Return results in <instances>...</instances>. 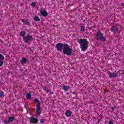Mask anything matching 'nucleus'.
I'll return each instance as SVG.
<instances>
[{
	"instance_id": "f257e3e1",
	"label": "nucleus",
	"mask_w": 124,
	"mask_h": 124,
	"mask_svg": "<svg viewBox=\"0 0 124 124\" xmlns=\"http://www.w3.org/2000/svg\"><path fill=\"white\" fill-rule=\"evenodd\" d=\"M78 42L80 44V47L82 51H86L89 47V41L86 39H78Z\"/></svg>"
},
{
	"instance_id": "f03ea898",
	"label": "nucleus",
	"mask_w": 124,
	"mask_h": 124,
	"mask_svg": "<svg viewBox=\"0 0 124 124\" xmlns=\"http://www.w3.org/2000/svg\"><path fill=\"white\" fill-rule=\"evenodd\" d=\"M63 53L64 55H67V56H72L73 49H72V48H70V46L67 44H64Z\"/></svg>"
},
{
	"instance_id": "7ed1b4c3",
	"label": "nucleus",
	"mask_w": 124,
	"mask_h": 124,
	"mask_svg": "<svg viewBox=\"0 0 124 124\" xmlns=\"http://www.w3.org/2000/svg\"><path fill=\"white\" fill-rule=\"evenodd\" d=\"M34 101L38 103L36 104L37 108L36 112L37 113V115L40 116V114H41V110H40V104H41V102H40L37 98H34Z\"/></svg>"
},
{
	"instance_id": "20e7f679",
	"label": "nucleus",
	"mask_w": 124,
	"mask_h": 124,
	"mask_svg": "<svg viewBox=\"0 0 124 124\" xmlns=\"http://www.w3.org/2000/svg\"><path fill=\"white\" fill-rule=\"evenodd\" d=\"M96 38L97 40H101V41H103V42L106 41V38L105 37H103V33L100 31L97 32Z\"/></svg>"
},
{
	"instance_id": "39448f33",
	"label": "nucleus",
	"mask_w": 124,
	"mask_h": 124,
	"mask_svg": "<svg viewBox=\"0 0 124 124\" xmlns=\"http://www.w3.org/2000/svg\"><path fill=\"white\" fill-rule=\"evenodd\" d=\"M23 39L25 43H30V42L33 40V38H32V36L30 35V34H28L26 37L23 38Z\"/></svg>"
},
{
	"instance_id": "423d86ee",
	"label": "nucleus",
	"mask_w": 124,
	"mask_h": 124,
	"mask_svg": "<svg viewBox=\"0 0 124 124\" xmlns=\"http://www.w3.org/2000/svg\"><path fill=\"white\" fill-rule=\"evenodd\" d=\"M63 45H64V44L59 43L56 45V48L57 50V51H59V52H62V50H63Z\"/></svg>"
},
{
	"instance_id": "0eeeda50",
	"label": "nucleus",
	"mask_w": 124,
	"mask_h": 124,
	"mask_svg": "<svg viewBox=\"0 0 124 124\" xmlns=\"http://www.w3.org/2000/svg\"><path fill=\"white\" fill-rule=\"evenodd\" d=\"M15 120V118L14 117H9V120L5 119L4 122L3 124H8L9 123H13V121Z\"/></svg>"
},
{
	"instance_id": "6e6552de",
	"label": "nucleus",
	"mask_w": 124,
	"mask_h": 124,
	"mask_svg": "<svg viewBox=\"0 0 124 124\" xmlns=\"http://www.w3.org/2000/svg\"><path fill=\"white\" fill-rule=\"evenodd\" d=\"M28 119L30 120V122L31 124H37V123H38L37 117L34 118V117H31L30 118H28Z\"/></svg>"
},
{
	"instance_id": "1a4fd4ad",
	"label": "nucleus",
	"mask_w": 124,
	"mask_h": 124,
	"mask_svg": "<svg viewBox=\"0 0 124 124\" xmlns=\"http://www.w3.org/2000/svg\"><path fill=\"white\" fill-rule=\"evenodd\" d=\"M108 73L110 78H115L116 77H118V74L116 73H111L110 71H108Z\"/></svg>"
},
{
	"instance_id": "9d476101",
	"label": "nucleus",
	"mask_w": 124,
	"mask_h": 124,
	"mask_svg": "<svg viewBox=\"0 0 124 124\" xmlns=\"http://www.w3.org/2000/svg\"><path fill=\"white\" fill-rule=\"evenodd\" d=\"M110 31L114 33H117V32H118V31H119V28L117 26H112Z\"/></svg>"
},
{
	"instance_id": "9b49d317",
	"label": "nucleus",
	"mask_w": 124,
	"mask_h": 124,
	"mask_svg": "<svg viewBox=\"0 0 124 124\" xmlns=\"http://www.w3.org/2000/svg\"><path fill=\"white\" fill-rule=\"evenodd\" d=\"M40 13L41 15H42L44 17H47L48 16V13L46 12V10L43 11L42 9H41Z\"/></svg>"
},
{
	"instance_id": "f8f14e48",
	"label": "nucleus",
	"mask_w": 124,
	"mask_h": 124,
	"mask_svg": "<svg viewBox=\"0 0 124 124\" xmlns=\"http://www.w3.org/2000/svg\"><path fill=\"white\" fill-rule=\"evenodd\" d=\"M21 21L23 23L24 25H27V26L31 25V23L29 19H21Z\"/></svg>"
},
{
	"instance_id": "ddd939ff",
	"label": "nucleus",
	"mask_w": 124,
	"mask_h": 124,
	"mask_svg": "<svg viewBox=\"0 0 124 124\" xmlns=\"http://www.w3.org/2000/svg\"><path fill=\"white\" fill-rule=\"evenodd\" d=\"M65 115L66 117H70V116L72 115V112H71V111L69 110H66L65 112Z\"/></svg>"
},
{
	"instance_id": "4468645a",
	"label": "nucleus",
	"mask_w": 124,
	"mask_h": 124,
	"mask_svg": "<svg viewBox=\"0 0 124 124\" xmlns=\"http://www.w3.org/2000/svg\"><path fill=\"white\" fill-rule=\"evenodd\" d=\"M62 90L65 91V92H66L67 90H69L70 89V87L69 86H67L66 85H63L62 87Z\"/></svg>"
},
{
	"instance_id": "2eb2a0df",
	"label": "nucleus",
	"mask_w": 124,
	"mask_h": 124,
	"mask_svg": "<svg viewBox=\"0 0 124 124\" xmlns=\"http://www.w3.org/2000/svg\"><path fill=\"white\" fill-rule=\"evenodd\" d=\"M20 62L21 63H22V64L27 63V59H26L25 58H22V60H21Z\"/></svg>"
},
{
	"instance_id": "dca6fc26",
	"label": "nucleus",
	"mask_w": 124,
	"mask_h": 124,
	"mask_svg": "<svg viewBox=\"0 0 124 124\" xmlns=\"http://www.w3.org/2000/svg\"><path fill=\"white\" fill-rule=\"evenodd\" d=\"M27 99H31V94L30 93H28L26 95Z\"/></svg>"
},
{
	"instance_id": "f3484780",
	"label": "nucleus",
	"mask_w": 124,
	"mask_h": 124,
	"mask_svg": "<svg viewBox=\"0 0 124 124\" xmlns=\"http://www.w3.org/2000/svg\"><path fill=\"white\" fill-rule=\"evenodd\" d=\"M20 35H21V36H22L23 37H25V35H26V31H22L20 32Z\"/></svg>"
},
{
	"instance_id": "a211bd4d",
	"label": "nucleus",
	"mask_w": 124,
	"mask_h": 124,
	"mask_svg": "<svg viewBox=\"0 0 124 124\" xmlns=\"http://www.w3.org/2000/svg\"><path fill=\"white\" fill-rule=\"evenodd\" d=\"M34 19L35 21H36V22H39L40 21V18L37 16H35Z\"/></svg>"
},
{
	"instance_id": "6ab92c4d",
	"label": "nucleus",
	"mask_w": 124,
	"mask_h": 124,
	"mask_svg": "<svg viewBox=\"0 0 124 124\" xmlns=\"http://www.w3.org/2000/svg\"><path fill=\"white\" fill-rule=\"evenodd\" d=\"M0 60H1L2 61L4 60V56L2 54H0Z\"/></svg>"
},
{
	"instance_id": "aec40b11",
	"label": "nucleus",
	"mask_w": 124,
	"mask_h": 124,
	"mask_svg": "<svg viewBox=\"0 0 124 124\" xmlns=\"http://www.w3.org/2000/svg\"><path fill=\"white\" fill-rule=\"evenodd\" d=\"M4 96V93L3 92H0V97H3Z\"/></svg>"
},
{
	"instance_id": "412c9836",
	"label": "nucleus",
	"mask_w": 124,
	"mask_h": 124,
	"mask_svg": "<svg viewBox=\"0 0 124 124\" xmlns=\"http://www.w3.org/2000/svg\"><path fill=\"white\" fill-rule=\"evenodd\" d=\"M80 28H81V29H80L81 31H85V27L83 26H81Z\"/></svg>"
},
{
	"instance_id": "4be33fe9",
	"label": "nucleus",
	"mask_w": 124,
	"mask_h": 124,
	"mask_svg": "<svg viewBox=\"0 0 124 124\" xmlns=\"http://www.w3.org/2000/svg\"><path fill=\"white\" fill-rule=\"evenodd\" d=\"M31 5L33 6V7H35V6H36V3L35 2H33L31 4Z\"/></svg>"
},
{
	"instance_id": "5701e85b",
	"label": "nucleus",
	"mask_w": 124,
	"mask_h": 124,
	"mask_svg": "<svg viewBox=\"0 0 124 124\" xmlns=\"http://www.w3.org/2000/svg\"><path fill=\"white\" fill-rule=\"evenodd\" d=\"M40 123H41V124H44V119H40Z\"/></svg>"
},
{
	"instance_id": "b1692460",
	"label": "nucleus",
	"mask_w": 124,
	"mask_h": 124,
	"mask_svg": "<svg viewBox=\"0 0 124 124\" xmlns=\"http://www.w3.org/2000/svg\"><path fill=\"white\" fill-rule=\"evenodd\" d=\"M3 65V61H0V66H2Z\"/></svg>"
},
{
	"instance_id": "393cba45",
	"label": "nucleus",
	"mask_w": 124,
	"mask_h": 124,
	"mask_svg": "<svg viewBox=\"0 0 124 124\" xmlns=\"http://www.w3.org/2000/svg\"><path fill=\"white\" fill-rule=\"evenodd\" d=\"M43 90L46 91V93H48V90H47V88L46 87H44L43 88Z\"/></svg>"
},
{
	"instance_id": "a878e982",
	"label": "nucleus",
	"mask_w": 124,
	"mask_h": 124,
	"mask_svg": "<svg viewBox=\"0 0 124 124\" xmlns=\"http://www.w3.org/2000/svg\"><path fill=\"white\" fill-rule=\"evenodd\" d=\"M108 124H113V121H110L108 122Z\"/></svg>"
},
{
	"instance_id": "bb28decb",
	"label": "nucleus",
	"mask_w": 124,
	"mask_h": 124,
	"mask_svg": "<svg viewBox=\"0 0 124 124\" xmlns=\"http://www.w3.org/2000/svg\"><path fill=\"white\" fill-rule=\"evenodd\" d=\"M111 109H112V112H114V107H111Z\"/></svg>"
},
{
	"instance_id": "cd10ccee",
	"label": "nucleus",
	"mask_w": 124,
	"mask_h": 124,
	"mask_svg": "<svg viewBox=\"0 0 124 124\" xmlns=\"http://www.w3.org/2000/svg\"><path fill=\"white\" fill-rule=\"evenodd\" d=\"M72 93H74V94L77 95V93H75V92H73Z\"/></svg>"
},
{
	"instance_id": "c85d7f7f",
	"label": "nucleus",
	"mask_w": 124,
	"mask_h": 124,
	"mask_svg": "<svg viewBox=\"0 0 124 124\" xmlns=\"http://www.w3.org/2000/svg\"><path fill=\"white\" fill-rule=\"evenodd\" d=\"M124 6V2H122V6Z\"/></svg>"
},
{
	"instance_id": "c756f323",
	"label": "nucleus",
	"mask_w": 124,
	"mask_h": 124,
	"mask_svg": "<svg viewBox=\"0 0 124 124\" xmlns=\"http://www.w3.org/2000/svg\"><path fill=\"white\" fill-rule=\"evenodd\" d=\"M95 28V26H93V27H91V29H93V28Z\"/></svg>"
}]
</instances>
